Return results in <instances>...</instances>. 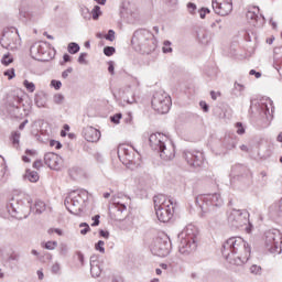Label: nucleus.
Wrapping results in <instances>:
<instances>
[{
  "instance_id": "obj_30",
  "label": "nucleus",
  "mask_w": 282,
  "mask_h": 282,
  "mask_svg": "<svg viewBox=\"0 0 282 282\" xmlns=\"http://www.w3.org/2000/svg\"><path fill=\"white\" fill-rule=\"evenodd\" d=\"M53 102L55 105H63L65 102V96L63 94H55L53 96Z\"/></svg>"
},
{
  "instance_id": "obj_21",
  "label": "nucleus",
  "mask_w": 282,
  "mask_h": 282,
  "mask_svg": "<svg viewBox=\"0 0 282 282\" xmlns=\"http://www.w3.org/2000/svg\"><path fill=\"white\" fill-rule=\"evenodd\" d=\"M133 151H135L138 153V150H135L134 148L132 147H129V145H120L119 149H118V155L119 158L121 155H124L126 160L128 162H133Z\"/></svg>"
},
{
  "instance_id": "obj_63",
  "label": "nucleus",
  "mask_w": 282,
  "mask_h": 282,
  "mask_svg": "<svg viewBox=\"0 0 282 282\" xmlns=\"http://www.w3.org/2000/svg\"><path fill=\"white\" fill-rule=\"evenodd\" d=\"M63 61H64V63H69V61H72V56H69V54H64Z\"/></svg>"
},
{
  "instance_id": "obj_26",
  "label": "nucleus",
  "mask_w": 282,
  "mask_h": 282,
  "mask_svg": "<svg viewBox=\"0 0 282 282\" xmlns=\"http://www.w3.org/2000/svg\"><path fill=\"white\" fill-rule=\"evenodd\" d=\"M80 52V45L76 42H72L68 44V53L69 54H78Z\"/></svg>"
},
{
  "instance_id": "obj_43",
  "label": "nucleus",
  "mask_w": 282,
  "mask_h": 282,
  "mask_svg": "<svg viewBox=\"0 0 282 282\" xmlns=\"http://www.w3.org/2000/svg\"><path fill=\"white\" fill-rule=\"evenodd\" d=\"M113 205L118 213H124V210H127V205L124 204L115 203Z\"/></svg>"
},
{
  "instance_id": "obj_29",
  "label": "nucleus",
  "mask_w": 282,
  "mask_h": 282,
  "mask_svg": "<svg viewBox=\"0 0 282 282\" xmlns=\"http://www.w3.org/2000/svg\"><path fill=\"white\" fill-rule=\"evenodd\" d=\"M171 45L172 43L169 40L163 42V47H162L163 54H171V52H173V47H171Z\"/></svg>"
},
{
  "instance_id": "obj_5",
  "label": "nucleus",
  "mask_w": 282,
  "mask_h": 282,
  "mask_svg": "<svg viewBox=\"0 0 282 282\" xmlns=\"http://www.w3.org/2000/svg\"><path fill=\"white\" fill-rule=\"evenodd\" d=\"M199 231L193 225H188L181 234H178V251L181 254H191L197 250V236Z\"/></svg>"
},
{
  "instance_id": "obj_36",
  "label": "nucleus",
  "mask_w": 282,
  "mask_h": 282,
  "mask_svg": "<svg viewBox=\"0 0 282 282\" xmlns=\"http://www.w3.org/2000/svg\"><path fill=\"white\" fill-rule=\"evenodd\" d=\"M236 133H238V135H243V133H246V128H243V123L241 122L236 123Z\"/></svg>"
},
{
  "instance_id": "obj_39",
  "label": "nucleus",
  "mask_w": 282,
  "mask_h": 282,
  "mask_svg": "<svg viewBox=\"0 0 282 282\" xmlns=\"http://www.w3.org/2000/svg\"><path fill=\"white\" fill-rule=\"evenodd\" d=\"M51 87H54V89H56V91H58V89H61V87H63V83H61V80L52 79Z\"/></svg>"
},
{
  "instance_id": "obj_53",
  "label": "nucleus",
  "mask_w": 282,
  "mask_h": 282,
  "mask_svg": "<svg viewBox=\"0 0 282 282\" xmlns=\"http://www.w3.org/2000/svg\"><path fill=\"white\" fill-rule=\"evenodd\" d=\"M93 221H94V223L91 224L93 227L100 226V215L94 216V217H93Z\"/></svg>"
},
{
  "instance_id": "obj_16",
  "label": "nucleus",
  "mask_w": 282,
  "mask_h": 282,
  "mask_svg": "<svg viewBox=\"0 0 282 282\" xmlns=\"http://www.w3.org/2000/svg\"><path fill=\"white\" fill-rule=\"evenodd\" d=\"M272 107V100L270 99H261L260 101L252 100L251 101V109L257 107L258 111L262 117L267 118L268 122L272 121V113H270V107Z\"/></svg>"
},
{
  "instance_id": "obj_37",
  "label": "nucleus",
  "mask_w": 282,
  "mask_h": 282,
  "mask_svg": "<svg viewBox=\"0 0 282 282\" xmlns=\"http://www.w3.org/2000/svg\"><path fill=\"white\" fill-rule=\"evenodd\" d=\"M79 228H84L80 230V235H87V232H89V230H91V228L89 227V224H87V223H82L79 225Z\"/></svg>"
},
{
  "instance_id": "obj_9",
  "label": "nucleus",
  "mask_w": 282,
  "mask_h": 282,
  "mask_svg": "<svg viewBox=\"0 0 282 282\" xmlns=\"http://www.w3.org/2000/svg\"><path fill=\"white\" fill-rule=\"evenodd\" d=\"M264 246L271 254L281 252L282 235L278 229H270L264 234Z\"/></svg>"
},
{
  "instance_id": "obj_7",
  "label": "nucleus",
  "mask_w": 282,
  "mask_h": 282,
  "mask_svg": "<svg viewBox=\"0 0 282 282\" xmlns=\"http://www.w3.org/2000/svg\"><path fill=\"white\" fill-rule=\"evenodd\" d=\"M87 191L76 189L66 196L64 204L70 215H80L83 213V204L87 202Z\"/></svg>"
},
{
  "instance_id": "obj_1",
  "label": "nucleus",
  "mask_w": 282,
  "mask_h": 282,
  "mask_svg": "<svg viewBox=\"0 0 282 282\" xmlns=\"http://www.w3.org/2000/svg\"><path fill=\"white\" fill-rule=\"evenodd\" d=\"M223 257L231 265H245L250 260L252 249L241 237H231L223 243Z\"/></svg>"
},
{
  "instance_id": "obj_24",
  "label": "nucleus",
  "mask_w": 282,
  "mask_h": 282,
  "mask_svg": "<svg viewBox=\"0 0 282 282\" xmlns=\"http://www.w3.org/2000/svg\"><path fill=\"white\" fill-rule=\"evenodd\" d=\"M24 180H29V182L36 183L40 180L39 172L26 170L24 174Z\"/></svg>"
},
{
  "instance_id": "obj_3",
  "label": "nucleus",
  "mask_w": 282,
  "mask_h": 282,
  "mask_svg": "<svg viewBox=\"0 0 282 282\" xmlns=\"http://www.w3.org/2000/svg\"><path fill=\"white\" fill-rule=\"evenodd\" d=\"M196 204L199 206L203 215H207L209 219H216L224 214V198L221 194H200L196 197Z\"/></svg>"
},
{
  "instance_id": "obj_22",
  "label": "nucleus",
  "mask_w": 282,
  "mask_h": 282,
  "mask_svg": "<svg viewBox=\"0 0 282 282\" xmlns=\"http://www.w3.org/2000/svg\"><path fill=\"white\" fill-rule=\"evenodd\" d=\"M102 270L100 269V264H98V258L96 256L90 257V274L94 279H98Z\"/></svg>"
},
{
  "instance_id": "obj_52",
  "label": "nucleus",
  "mask_w": 282,
  "mask_h": 282,
  "mask_svg": "<svg viewBox=\"0 0 282 282\" xmlns=\"http://www.w3.org/2000/svg\"><path fill=\"white\" fill-rule=\"evenodd\" d=\"M77 260L82 265H85V254H83V252L77 251Z\"/></svg>"
},
{
  "instance_id": "obj_58",
  "label": "nucleus",
  "mask_w": 282,
  "mask_h": 282,
  "mask_svg": "<svg viewBox=\"0 0 282 282\" xmlns=\"http://www.w3.org/2000/svg\"><path fill=\"white\" fill-rule=\"evenodd\" d=\"M52 232H56L59 237L63 236V230L56 228V229H48V235H52Z\"/></svg>"
},
{
  "instance_id": "obj_11",
  "label": "nucleus",
  "mask_w": 282,
  "mask_h": 282,
  "mask_svg": "<svg viewBox=\"0 0 282 282\" xmlns=\"http://www.w3.org/2000/svg\"><path fill=\"white\" fill-rule=\"evenodd\" d=\"M152 107L158 113H166L171 110V96L166 93H156L152 98Z\"/></svg>"
},
{
  "instance_id": "obj_61",
  "label": "nucleus",
  "mask_w": 282,
  "mask_h": 282,
  "mask_svg": "<svg viewBox=\"0 0 282 282\" xmlns=\"http://www.w3.org/2000/svg\"><path fill=\"white\" fill-rule=\"evenodd\" d=\"M199 106L202 107L203 111H205V113H207V111H208V104H206L205 101H200Z\"/></svg>"
},
{
  "instance_id": "obj_19",
  "label": "nucleus",
  "mask_w": 282,
  "mask_h": 282,
  "mask_svg": "<svg viewBox=\"0 0 282 282\" xmlns=\"http://www.w3.org/2000/svg\"><path fill=\"white\" fill-rule=\"evenodd\" d=\"M19 37V33L14 32H6L1 39V45L6 50H14L17 47V39Z\"/></svg>"
},
{
  "instance_id": "obj_25",
  "label": "nucleus",
  "mask_w": 282,
  "mask_h": 282,
  "mask_svg": "<svg viewBox=\"0 0 282 282\" xmlns=\"http://www.w3.org/2000/svg\"><path fill=\"white\" fill-rule=\"evenodd\" d=\"M90 17H93L94 21H98L100 17H102V11L100 10L99 6H95L90 12Z\"/></svg>"
},
{
  "instance_id": "obj_41",
  "label": "nucleus",
  "mask_w": 282,
  "mask_h": 282,
  "mask_svg": "<svg viewBox=\"0 0 282 282\" xmlns=\"http://www.w3.org/2000/svg\"><path fill=\"white\" fill-rule=\"evenodd\" d=\"M122 119V113H116L115 116L110 117L111 122L113 124H120V120Z\"/></svg>"
},
{
  "instance_id": "obj_46",
  "label": "nucleus",
  "mask_w": 282,
  "mask_h": 282,
  "mask_svg": "<svg viewBox=\"0 0 282 282\" xmlns=\"http://www.w3.org/2000/svg\"><path fill=\"white\" fill-rule=\"evenodd\" d=\"M187 9H188L189 14H195V10H197V4L189 2V3H187Z\"/></svg>"
},
{
  "instance_id": "obj_45",
  "label": "nucleus",
  "mask_w": 282,
  "mask_h": 282,
  "mask_svg": "<svg viewBox=\"0 0 282 282\" xmlns=\"http://www.w3.org/2000/svg\"><path fill=\"white\" fill-rule=\"evenodd\" d=\"M4 76H8L9 80H12L17 74L14 73V68L7 69L4 72Z\"/></svg>"
},
{
  "instance_id": "obj_8",
  "label": "nucleus",
  "mask_w": 282,
  "mask_h": 282,
  "mask_svg": "<svg viewBox=\"0 0 282 282\" xmlns=\"http://www.w3.org/2000/svg\"><path fill=\"white\" fill-rule=\"evenodd\" d=\"M227 223L230 228L235 230H239V228L247 227V232H250V228H252V224L250 223V213L246 209H230L227 212Z\"/></svg>"
},
{
  "instance_id": "obj_54",
  "label": "nucleus",
  "mask_w": 282,
  "mask_h": 282,
  "mask_svg": "<svg viewBox=\"0 0 282 282\" xmlns=\"http://www.w3.org/2000/svg\"><path fill=\"white\" fill-rule=\"evenodd\" d=\"M85 58H87V53H80L78 57V63H80V65L85 64L86 63Z\"/></svg>"
},
{
  "instance_id": "obj_64",
  "label": "nucleus",
  "mask_w": 282,
  "mask_h": 282,
  "mask_svg": "<svg viewBox=\"0 0 282 282\" xmlns=\"http://www.w3.org/2000/svg\"><path fill=\"white\" fill-rule=\"evenodd\" d=\"M279 216L282 217V198L280 199V205H279Z\"/></svg>"
},
{
  "instance_id": "obj_12",
  "label": "nucleus",
  "mask_w": 282,
  "mask_h": 282,
  "mask_svg": "<svg viewBox=\"0 0 282 282\" xmlns=\"http://www.w3.org/2000/svg\"><path fill=\"white\" fill-rule=\"evenodd\" d=\"M151 252L155 257H169L171 253V239L166 236L156 238L152 245Z\"/></svg>"
},
{
  "instance_id": "obj_32",
  "label": "nucleus",
  "mask_w": 282,
  "mask_h": 282,
  "mask_svg": "<svg viewBox=\"0 0 282 282\" xmlns=\"http://www.w3.org/2000/svg\"><path fill=\"white\" fill-rule=\"evenodd\" d=\"M105 56H113L116 54V47L113 46H106L104 48Z\"/></svg>"
},
{
  "instance_id": "obj_31",
  "label": "nucleus",
  "mask_w": 282,
  "mask_h": 282,
  "mask_svg": "<svg viewBox=\"0 0 282 282\" xmlns=\"http://www.w3.org/2000/svg\"><path fill=\"white\" fill-rule=\"evenodd\" d=\"M82 17L86 19V21H89L91 19V12H89V9L87 7H84L80 9Z\"/></svg>"
},
{
  "instance_id": "obj_35",
  "label": "nucleus",
  "mask_w": 282,
  "mask_h": 282,
  "mask_svg": "<svg viewBox=\"0 0 282 282\" xmlns=\"http://www.w3.org/2000/svg\"><path fill=\"white\" fill-rule=\"evenodd\" d=\"M95 250H98V252H101V254H105V241L99 240V241L95 245Z\"/></svg>"
},
{
  "instance_id": "obj_42",
  "label": "nucleus",
  "mask_w": 282,
  "mask_h": 282,
  "mask_svg": "<svg viewBox=\"0 0 282 282\" xmlns=\"http://www.w3.org/2000/svg\"><path fill=\"white\" fill-rule=\"evenodd\" d=\"M56 246H58V242H56V241H47L45 243V249L46 250H55Z\"/></svg>"
},
{
  "instance_id": "obj_62",
  "label": "nucleus",
  "mask_w": 282,
  "mask_h": 282,
  "mask_svg": "<svg viewBox=\"0 0 282 282\" xmlns=\"http://www.w3.org/2000/svg\"><path fill=\"white\" fill-rule=\"evenodd\" d=\"M249 74H250V76H256V78H259V77L261 76V73H259V72H257V70H254V69H251V70L249 72Z\"/></svg>"
},
{
  "instance_id": "obj_33",
  "label": "nucleus",
  "mask_w": 282,
  "mask_h": 282,
  "mask_svg": "<svg viewBox=\"0 0 282 282\" xmlns=\"http://www.w3.org/2000/svg\"><path fill=\"white\" fill-rule=\"evenodd\" d=\"M13 61L14 59L12 57H10V53H8V54L3 55L1 63H2V65L8 66V65H10V63H13Z\"/></svg>"
},
{
  "instance_id": "obj_20",
  "label": "nucleus",
  "mask_w": 282,
  "mask_h": 282,
  "mask_svg": "<svg viewBox=\"0 0 282 282\" xmlns=\"http://www.w3.org/2000/svg\"><path fill=\"white\" fill-rule=\"evenodd\" d=\"M83 137L87 142H98L100 140V132L94 127H86L83 130Z\"/></svg>"
},
{
  "instance_id": "obj_14",
  "label": "nucleus",
  "mask_w": 282,
  "mask_h": 282,
  "mask_svg": "<svg viewBox=\"0 0 282 282\" xmlns=\"http://www.w3.org/2000/svg\"><path fill=\"white\" fill-rule=\"evenodd\" d=\"M212 8L219 17H228L232 12V0H212Z\"/></svg>"
},
{
  "instance_id": "obj_38",
  "label": "nucleus",
  "mask_w": 282,
  "mask_h": 282,
  "mask_svg": "<svg viewBox=\"0 0 282 282\" xmlns=\"http://www.w3.org/2000/svg\"><path fill=\"white\" fill-rule=\"evenodd\" d=\"M11 140L13 144H19V140H21V132L19 131L13 132Z\"/></svg>"
},
{
  "instance_id": "obj_44",
  "label": "nucleus",
  "mask_w": 282,
  "mask_h": 282,
  "mask_svg": "<svg viewBox=\"0 0 282 282\" xmlns=\"http://www.w3.org/2000/svg\"><path fill=\"white\" fill-rule=\"evenodd\" d=\"M198 12H199L200 19H206V14H210V9L202 8V9H199Z\"/></svg>"
},
{
  "instance_id": "obj_59",
  "label": "nucleus",
  "mask_w": 282,
  "mask_h": 282,
  "mask_svg": "<svg viewBox=\"0 0 282 282\" xmlns=\"http://www.w3.org/2000/svg\"><path fill=\"white\" fill-rule=\"evenodd\" d=\"M41 166H43V162L41 160H37L33 163V169H36L37 171L41 169Z\"/></svg>"
},
{
  "instance_id": "obj_48",
  "label": "nucleus",
  "mask_w": 282,
  "mask_h": 282,
  "mask_svg": "<svg viewBox=\"0 0 282 282\" xmlns=\"http://www.w3.org/2000/svg\"><path fill=\"white\" fill-rule=\"evenodd\" d=\"M50 147H55V149H63V144L59 141L56 140H51L50 141Z\"/></svg>"
},
{
  "instance_id": "obj_57",
  "label": "nucleus",
  "mask_w": 282,
  "mask_h": 282,
  "mask_svg": "<svg viewBox=\"0 0 282 282\" xmlns=\"http://www.w3.org/2000/svg\"><path fill=\"white\" fill-rule=\"evenodd\" d=\"M108 72H109V74H111V76H113V74H115L113 62L108 63Z\"/></svg>"
},
{
  "instance_id": "obj_49",
  "label": "nucleus",
  "mask_w": 282,
  "mask_h": 282,
  "mask_svg": "<svg viewBox=\"0 0 282 282\" xmlns=\"http://www.w3.org/2000/svg\"><path fill=\"white\" fill-rule=\"evenodd\" d=\"M250 272L251 274H259L261 272V267L253 264L250 268Z\"/></svg>"
},
{
  "instance_id": "obj_47",
  "label": "nucleus",
  "mask_w": 282,
  "mask_h": 282,
  "mask_svg": "<svg viewBox=\"0 0 282 282\" xmlns=\"http://www.w3.org/2000/svg\"><path fill=\"white\" fill-rule=\"evenodd\" d=\"M23 102V98L21 97H14V101L11 104V107H15V109H19V105Z\"/></svg>"
},
{
  "instance_id": "obj_6",
  "label": "nucleus",
  "mask_w": 282,
  "mask_h": 282,
  "mask_svg": "<svg viewBox=\"0 0 282 282\" xmlns=\"http://www.w3.org/2000/svg\"><path fill=\"white\" fill-rule=\"evenodd\" d=\"M154 210L159 221L166 224L173 219V213H175V202L173 198L166 199V196L159 194L154 196Z\"/></svg>"
},
{
  "instance_id": "obj_55",
  "label": "nucleus",
  "mask_w": 282,
  "mask_h": 282,
  "mask_svg": "<svg viewBox=\"0 0 282 282\" xmlns=\"http://www.w3.org/2000/svg\"><path fill=\"white\" fill-rule=\"evenodd\" d=\"M164 3L169 6V8H174L177 4V0H164Z\"/></svg>"
},
{
  "instance_id": "obj_27",
  "label": "nucleus",
  "mask_w": 282,
  "mask_h": 282,
  "mask_svg": "<svg viewBox=\"0 0 282 282\" xmlns=\"http://www.w3.org/2000/svg\"><path fill=\"white\" fill-rule=\"evenodd\" d=\"M246 89V86L239 84V83H235L234 84V95L239 97L241 96V93Z\"/></svg>"
},
{
  "instance_id": "obj_23",
  "label": "nucleus",
  "mask_w": 282,
  "mask_h": 282,
  "mask_svg": "<svg viewBox=\"0 0 282 282\" xmlns=\"http://www.w3.org/2000/svg\"><path fill=\"white\" fill-rule=\"evenodd\" d=\"M246 17H247L248 21H258V19H259V7L249 8Z\"/></svg>"
},
{
  "instance_id": "obj_18",
  "label": "nucleus",
  "mask_w": 282,
  "mask_h": 282,
  "mask_svg": "<svg viewBox=\"0 0 282 282\" xmlns=\"http://www.w3.org/2000/svg\"><path fill=\"white\" fill-rule=\"evenodd\" d=\"M156 153H159L161 160L164 162H171V160L175 159V145L171 143V141L163 145L161 150H159Z\"/></svg>"
},
{
  "instance_id": "obj_28",
  "label": "nucleus",
  "mask_w": 282,
  "mask_h": 282,
  "mask_svg": "<svg viewBox=\"0 0 282 282\" xmlns=\"http://www.w3.org/2000/svg\"><path fill=\"white\" fill-rule=\"evenodd\" d=\"M210 28L216 30V32H221L224 30V23L221 20H216L210 24Z\"/></svg>"
},
{
  "instance_id": "obj_17",
  "label": "nucleus",
  "mask_w": 282,
  "mask_h": 282,
  "mask_svg": "<svg viewBox=\"0 0 282 282\" xmlns=\"http://www.w3.org/2000/svg\"><path fill=\"white\" fill-rule=\"evenodd\" d=\"M44 162L48 169L53 171H61V166H63V158L58 156V154L53 152H47L44 155Z\"/></svg>"
},
{
  "instance_id": "obj_34",
  "label": "nucleus",
  "mask_w": 282,
  "mask_h": 282,
  "mask_svg": "<svg viewBox=\"0 0 282 282\" xmlns=\"http://www.w3.org/2000/svg\"><path fill=\"white\" fill-rule=\"evenodd\" d=\"M24 87L28 89V91L33 93L36 89V86L34 85V83L29 82L28 79L24 80Z\"/></svg>"
},
{
  "instance_id": "obj_40",
  "label": "nucleus",
  "mask_w": 282,
  "mask_h": 282,
  "mask_svg": "<svg viewBox=\"0 0 282 282\" xmlns=\"http://www.w3.org/2000/svg\"><path fill=\"white\" fill-rule=\"evenodd\" d=\"M106 41H116V31L109 30L108 34L105 35Z\"/></svg>"
},
{
  "instance_id": "obj_13",
  "label": "nucleus",
  "mask_w": 282,
  "mask_h": 282,
  "mask_svg": "<svg viewBox=\"0 0 282 282\" xmlns=\"http://www.w3.org/2000/svg\"><path fill=\"white\" fill-rule=\"evenodd\" d=\"M183 158L187 164L194 169H199V166L204 164V153L197 150H185Z\"/></svg>"
},
{
  "instance_id": "obj_10",
  "label": "nucleus",
  "mask_w": 282,
  "mask_h": 282,
  "mask_svg": "<svg viewBox=\"0 0 282 282\" xmlns=\"http://www.w3.org/2000/svg\"><path fill=\"white\" fill-rule=\"evenodd\" d=\"M30 54L35 61L47 62L51 61L50 46L45 42H35L30 47Z\"/></svg>"
},
{
  "instance_id": "obj_56",
  "label": "nucleus",
  "mask_w": 282,
  "mask_h": 282,
  "mask_svg": "<svg viewBox=\"0 0 282 282\" xmlns=\"http://www.w3.org/2000/svg\"><path fill=\"white\" fill-rule=\"evenodd\" d=\"M59 254H62L63 257H65V254H67V246L66 245H61Z\"/></svg>"
},
{
  "instance_id": "obj_60",
  "label": "nucleus",
  "mask_w": 282,
  "mask_h": 282,
  "mask_svg": "<svg viewBox=\"0 0 282 282\" xmlns=\"http://www.w3.org/2000/svg\"><path fill=\"white\" fill-rule=\"evenodd\" d=\"M99 235H100V237H104V239H108V237H109V231H106V230L100 229V230H99Z\"/></svg>"
},
{
  "instance_id": "obj_4",
  "label": "nucleus",
  "mask_w": 282,
  "mask_h": 282,
  "mask_svg": "<svg viewBox=\"0 0 282 282\" xmlns=\"http://www.w3.org/2000/svg\"><path fill=\"white\" fill-rule=\"evenodd\" d=\"M131 43L139 47L142 54H151V52H155V48L158 47V40L155 39V35L147 29L137 30L133 33Z\"/></svg>"
},
{
  "instance_id": "obj_2",
  "label": "nucleus",
  "mask_w": 282,
  "mask_h": 282,
  "mask_svg": "<svg viewBox=\"0 0 282 282\" xmlns=\"http://www.w3.org/2000/svg\"><path fill=\"white\" fill-rule=\"evenodd\" d=\"M8 212L17 217V219H28L30 213L35 210L36 215L45 213L46 205L42 200H36L34 207H32V200L30 196L24 193L15 194L7 206Z\"/></svg>"
},
{
  "instance_id": "obj_51",
  "label": "nucleus",
  "mask_w": 282,
  "mask_h": 282,
  "mask_svg": "<svg viewBox=\"0 0 282 282\" xmlns=\"http://www.w3.org/2000/svg\"><path fill=\"white\" fill-rule=\"evenodd\" d=\"M72 72H74V68L73 67H68L66 70H64L62 73V78H68L69 77V74H72Z\"/></svg>"
},
{
  "instance_id": "obj_50",
  "label": "nucleus",
  "mask_w": 282,
  "mask_h": 282,
  "mask_svg": "<svg viewBox=\"0 0 282 282\" xmlns=\"http://www.w3.org/2000/svg\"><path fill=\"white\" fill-rule=\"evenodd\" d=\"M52 272L53 274H58L61 272V263L56 262L52 265Z\"/></svg>"
},
{
  "instance_id": "obj_15",
  "label": "nucleus",
  "mask_w": 282,
  "mask_h": 282,
  "mask_svg": "<svg viewBox=\"0 0 282 282\" xmlns=\"http://www.w3.org/2000/svg\"><path fill=\"white\" fill-rule=\"evenodd\" d=\"M149 142L152 151L158 153L159 151H162L163 147H166L171 141L164 133L156 132L150 135Z\"/></svg>"
}]
</instances>
